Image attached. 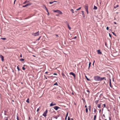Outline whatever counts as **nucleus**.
Instances as JSON below:
<instances>
[{
	"label": "nucleus",
	"mask_w": 120,
	"mask_h": 120,
	"mask_svg": "<svg viewBox=\"0 0 120 120\" xmlns=\"http://www.w3.org/2000/svg\"><path fill=\"white\" fill-rule=\"evenodd\" d=\"M29 2V1H25V2L24 3H23V4H25L27 3H28V2Z\"/></svg>",
	"instance_id": "27"
},
{
	"label": "nucleus",
	"mask_w": 120,
	"mask_h": 120,
	"mask_svg": "<svg viewBox=\"0 0 120 120\" xmlns=\"http://www.w3.org/2000/svg\"><path fill=\"white\" fill-rule=\"evenodd\" d=\"M114 23L115 24H116V22H114Z\"/></svg>",
	"instance_id": "60"
},
{
	"label": "nucleus",
	"mask_w": 120,
	"mask_h": 120,
	"mask_svg": "<svg viewBox=\"0 0 120 120\" xmlns=\"http://www.w3.org/2000/svg\"><path fill=\"white\" fill-rule=\"evenodd\" d=\"M20 56L21 57H22V56L21 54L20 55Z\"/></svg>",
	"instance_id": "62"
},
{
	"label": "nucleus",
	"mask_w": 120,
	"mask_h": 120,
	"mask_svg": "<svg viewBox=\"0 0 120 120\" xmlns=\"http://www.w3.org/2000/svg\"><path fill=\"white\" fill-rule=\"evenodd\" d=\"M58 10H54L53 11L54 12H57L58 11Z\"/></svg>",
	"instance_id": "37"
},
{
	"label": "nucleus",
	"mask_w": 120,
	"mask_h": 120,
	"mask_svg": "<svg viewBox=\"0 0 120 120\" xmlns=\"http://www.w3.org/2000/svg\"><path fill=\"white\" fill-rule=\"evenodd\" d=\"M41 36H40L38 39L36 40V41H37L39 40H40V38H41Z\"/></svg>",
	"instance_id": "29"
},
{
	"label": "nucleus",
	"mask_w": 120,
	"mask_h": 120,
	"mask_svg": "<svg viewBox=\"0 0 120 120\" xmlns=\"http://www.w3.org/2000/svg\"><path fill=\"white\" fill-rule=\"evenodd\" d=\"M42 115L44 116L45 117L47 115V113L44 112V113L42 114Z\"/></svg>",
	"instance_id": "9"
},
{
	"label": "nucleus",
	"mask_w": 120,
	"mask_h": 120,
	"mask_svg": "<svg viewBox=\"0 0 120 120\" xmlns=\"http://www.w3.org/2000/svg\"><path fill=\"white\" fill-rule=\"evenodd\" d=\"M68 27L69 29L70 30L71 29V28L70 27L68 23Z\"/></svg>",
	"instance_id": "24"
},
{
	"label": "nucleus",
	"mask_w": 120,
	"mask_h": 120,
	"mask_svg": "<svg viewBox=\"0 0 120 120\" xmlns=\"http://www.w3.org/2000/svg\"><path fill=\"white\" fill-rule=\"evenodd\" d=\"M101 111V109L99 110V112L100 113Z\"/></svg>",
	"instance_id": "61"
},
{
	"label": "nucleus",
	"mask_w": 120,
	"mask_h": 120,
	"mask_svg": "<svg viewBox=\"0 0 120 120\" xmlns=\"http://www.w3.org/2000/svg\"><path fill=\"white\" fill-rule=\"evenodd\" d=\"M88 109L90 111V109H91V106L90 105H89L88 106Z\"/></svg>",
	"instance_id": "19"
},
{
	"label": "nucleus",
	"mask_w": 120,
	"mask_h": 120,
	"mask_svg": "<svg viewBox=\"0 0 120 120\" xmlns=\"http://www.w3.org/2000/svg\"><path fill=\"white\" fill-rule=\"evenodd\" d=\"M31 4H26V5H23L22 6V7H25L27 6H30Z\"/></svg>",
	"instance_id": "4"
},
{
	"label": "nucleus",
	"mask_w": 120,
	"mask_h": 120,
	"mask_svg": "<svg viewBox=\"0 0 120 120\" xmlns=\"http://www.w3.org/2000/svg\"><path fill=\"white\" fill-rule=\"evenodd\" d=\"M53 108L56 110H57L58 109L60 108L58 106H54L53 107Z\"/></svg>",
	"instance_id": "3"
},
{
	"label": "nucleus",
	"mask_w": 120,
	"mask_h": 120,
	"mask_svg": "<svg viewBox=\"0 0 120 120\" xmlns=\"http://www.w3.org/2000/svg\"><path fill=\"white\" fill-rule=\"evenodd\" d=\"M82 15H83V16L84 17H85V16L84 15V11H82Z\"/></svg>",
	"instance_id": "16"
},
{
	"label": "nucleus",
	"mask_w": 120,
	"mask_h": 120,
	"mask_svg": "<svg viewBox=\"0 0 120 120\" xmlns=\"http://www.w3.org/2000/svg\"><path fill=\"white\" fill-rule=\"evenodd\" d=\"M70 120V118L69 117H68V120Z\"/></svg>",
	"instance_id": "53"
},
{
	"label": "nucleus",
	"mask_w": 120,
	"mask_h": 120,
	"mask_svg": "<svg viewBox=\"0 0 120 120\" xmlns=\"http://www.w3.org/2000/svg\"><path fill=\"white\" fill-rule=\"evenodd\" d=\"M53 74L54 75H57V74L56 73H54Z\"/></svg>",
	"instance_id": "47"
},
{
	"label": "nucleus",
	"mask_w": 120,
	"mask_h": 120,
	"mask_svg": "<svg viewBox=\"0 0 120 120\" xmlns=\"http://www.w3.org/2000/svg\"><path fill=\"white\" fill-rule=\"evenodd\" d=\"M59 116V115H57L55 117H54L56 119H57L58 118Z\"/></svg>",
	"instance_id": "12"
},
{
	"label": "nucleus",
	"mask_w": 120,
	"mask_h": 120,
	"mask_svg": "<svg viewBox=\"0 0 120 120\" xmlns=\"http://www.w3.org/2000/svg\"><path fill=\"white\" fill-rule=\"evenodd\" d=\"M103 79H105V80H106V79L105 77H103L102 78L100 77V81L102 80Z\"/></svg>",
	"instance_id": "8"
},
{
	"label": "nucleus",
	"mask_w": 120,
	"mask_h": 120,
	"mask_svg": "<svg viewBox=\"0 0 120 120\" xmlns=\"http://www.w3.org/2000/svg\"><path fill=\"white\" fill-rule=\"evenodd\" d=\"M109 85L112 88V85L111 84H109Z\"/></svg>",
	"instance_id": "40"
},
{
	"label": "nucleus",
	"mask_w": 120,
	"mask_h": 120,
	"mask_svg": "<svg viewBox=\"0 0 120 120\" xmlns=\"http://www.w3.org/2000/svg\"><path fill=\"white\" fill-rule=\"evenodd\" d=\"M77 38V37L76 36H75L74 38H73L72 39H75L76 38Z\"/></svg>",
	"instance_id": "46"
},
{
	"label": "nucleus",
	"mask_w": 120,
	"mask_h": 120,
	"mask_svg": "<svg viewBox=\"0 0 120 120\" xmlns=\"http://www.w3.org/2000/svg\"><path fill=\"white\" fill-rule=\"evenodd\" d=\"M98 100H96L95 101V102H94L96 104H97L98 102Z\"/></svg>",
	"instance_id": "22"
},
{
	"label": "nucleus",
	"mask_w": 120,
	"mask_h": 120,
	"mask_svg": "<svg viewBox=\"0 0 120 120\" xmlns=\"http://www.w3.org/2000/svg\"><path fill=\"white\" fill-rule=\"evenodd\" d=\"M112 33L114 35H115L116 36V35L114 32H112Z\"/></svg>",
	"instance_id": "30"
},
{
	"label": "nucleus",
	"mask_w": 120,
	"mask_h": 120,
	"mask_svg": "<svg viewBox=\"0 0 120 120\" xmlns=\"http://www.w3.org/2000/svg\"><path fill=\"white\" fill-rule=\"evenodd\" d=\"M0 57L2 61H4V56H3L1 54L0 55Z\"/></svg>",
	"instance_id": "5"
},
{
	"label": "nucleus",
	"mask_w": 120,
	"mask_h": 120,
	"mask_svg": "<svg viewBox=\"0 0 120 120\" xmlns=\"http://www.w3.org/2000/svg\"><path fill=\"white\" fill-rule=\"evenodd\" d=\"M97 9V7L95 6H94V10H96Z\"/></svg>",
	"instance_id": "14"
},
{
	"label": "nucleus",
	"mask_w": 120,
	"mask_h": 120,
	"mask_svg": "<svg viewBox=\"0 0 120 120\" xmlns=\"http://www.w3.org/2000/svg\"><path fill=\"white\" fill-rule=\"evenodd\" d=\"M109 36L110 37H111V35L110 33H109Z\"/></svg>",
	"instance_id": "48"
},
{
	"label": "nucleus",
	"mask_w": 120,
	"mask_h": 120,
	"mask_svg": "<svg viewBox=\"0 0 120 120\" xmlns=\"http://www.w3.org/2000/svg\"><path fill=\"white\" fill-rule=\"evenodd\" d=\"M6 118L5 119V120H8V118L7 117H6Z\"/></svg>",
	"instance_id": "57"
},
{
	"label": "nucleus",
	"mask_w": 120,
	"mask_h": 120,
	"mask_svg": "<svg viewBox=\"0 0 120 120\" xmlns=\"http://www.w3.org/2000/svg\"><path fill=\"white\" fill-rule=\"evenodd\" d=\"M53 3H54V2H49V3L50 4H53Z\"/></svg>",
	"instance_id": "39"
},
{
	"label": "nucleus",
	"mask_w": 120,
	"mask_h": 120,
	"mask_svg": "<svg viewBox=\"0 0 120 120\" xmlns=\"http://www.w3.org/2000/svg\"><path fill=\"white\" fill-rule=\"evenodd\" d=\"M57 13L59 14H62V12L59 10H58V11L57 12Z\"/></svg>",
	"instance_id": "11"
},
{
	"label": "nucleus",
	"mask_w": 120,
	"mask_h": 120,
	"mask_svg": "<svg viewBox=\"0 0 120 120\" xmlns=\"http://www.w3.org/2000/svg\"><path fill=\"white\" fill-rule=\"evenodd\" d=\"M86 113H87L88 112V109H87V108H86Z\"/></svg>",
	"instance_id": "25"
},
{
	"label": "nucleus",
	"mask_w": 120,
	"mask_h": 120,
	"mask_svg": "<svg viewBox=\"0 0 120 120\" xmlns=\"http://www.w3.org/2000/svg\"><path fill=\"white\" fill-rule=\"evenodd\" d=\"M81 7H80L79 8H78V9H76V10L77 11H78L79 10V9H81Z\"/></svg>",
	"instance_id": "34"
},
{
	"label": "nucleus",
	"mask_w": 120,
	"mask_h": 120,
	"mask_svg": "<svg viewBox=\"0 0 120 120\" xmlns=\"http://www.w3.org/2000/svg\"><path fill=\"white\" fill-rule=\"evenodd\" d=\"M39 108H38V109H37V112H38V111H39Z\"/></svg>",
	"instance_id": "54"
},
{
	"label": "nucleus",
	"mask_w": 120,
	"mask_h": 120,
	"mask_svg": "<svg viewBox=\"0 0 120 120\" xmlns=\"http://www.w3.org/2000/svg\"><path fill=\"white\" fill-rule=\"evenodd\" d=\"M48 73V72L47 71V72H45V73L46 74H47Z\"/></svg>",
	"instance_id": "63"
},
{
	"label": "nucleus",
	"mask_w": 120,
	"mask_h": 120,
	"mask_svg": "<svg viewBox=\"0 0 120 120\" xmlns=\"http://www.w3.org/2000/svg\"><path fill=\"white\" fill-rule=\"evenodd\" d=\"M47 110H46L44 112H45V113H47Z\"/></svg>",
	"instance_id": "45"
},
{
	"label": "nucleus",
	"mask_w": 120,
	"mask_h": 120,
	"mask_svg": "<svg viewBox=\"0 0 120 120\" xmlns=\"http://www.w3.org/2000/svg\"><path fill=\"white\" fill-rule=\"evenodd\" d=\"M103 105L104 106V107H105V104H104Z\"/></svg>",
	"instance_id": "41"
},
{
	"label": "nucleus",
	"mask_w": 120,
	"mask_h": 120,
	"mask_svg": "<svg viewBox=\"0 0 120 120\" xmlns=\"http://www.w3.org/2000/svg\"><path fill=\"white\" fill-rule=\"evenodd\" d=\"M98 54H101L102 53L100 51V50H97Z\"/></svg>",
	"instance_id": "7"
},
{
	"label": "nucleus",
	"mask_w": 120,
	"mask_h": 120,
	"mask_svg": "<svg viewBox=\"0 0 120 120\" xmlns=\"http://www.w3.org/2000/svg\"><path fill=\"white\" fill-rule=\"evenodd\" d=\"M4 114L5 115H7L6 113L5 112H4Z\"/></svg>",
	"instance_id": "55"
},
{
	"label": "nucleus",
	"mask_w": 120,
	"mask_h": 120,
	"mask_svg": "<svg viewBox=\"0 0 120 120\" xmlns=\"http://www.w3.org/2000/svg\"><path fill=\"white\" fill-rule=\"evenodd\" d=\"M109 29V28L108 27H106V29L107 30H108Z\"/></svg>",
	"instance_id": "51"
},
{
	"label": "nucleus",
	"mask_w": 120,
	"mask_h": 120,
	"mask_svg": "<svg viewBox=\"0 0 120 120\" xmlns=\"http://www.w3.org/2000/svg\"><path fill=\"white\" fill-rule=\"evenodd\" d=\"M24 59L22 58L20 59V60L21 61H24Z\"/></svg>",
	"instance_id": "32"
},
{
	"label": "nucleus",
	"mask_w": 120,
	"mask_h": 120,
	"mask_svg": "<svg viewBox=\"0 0 120 120\" xmlns=\"http://www.w3.org/2000/svg\"><path fill=\"white\" fill-rule=\"evenodd\" d=\"M94 112L95 113L96 112V109L95 108H94Z\"/></svg>",
	"instance_id": "33"
},
{
	"label": "nucleus",
	"mask_w": 120,
	"mask_h": 120,
	"mask_svg": "<svg viewBox=\"0 0 120 120\" xmlns=\"http://www.w3.org/2000/svg\"><path fill=\"white\" fill-rule=\"evenodd\" d=\"M85 9L86 10H88V7L87 5H86L85 6Z\"/></svg>",
	"instance_id": "10"
},
{
	"label": "nucleus",
	"mask_w": 120,
	"mask_h": 120,
	"mask_svg": "<svg viewBox=\"0 0 120 120\" xmlns=\"http://www.w3.org/2000/svg\"><path fill=\"white\" fill-rule=\"evenodd\" d=\"M1 39H2L3 40H6V38H1Z\"/></svg>",
	"instance_id": "20"
},
{
	"label": "nucleus",
	"mask_w": 120,
	"mask_h": 120,
	"mask_svg": "<svg viewBox=\"0 0 120 120\" xmlns=\"http://www.w3.org/2000/svg\"><path fill=\"white\" fill-rule=\"evenodd\" d=\"M109 120H111V117H109Z\"/></svg>",
	"instance_id": "58"
},
{
	"label": "nucleus",
	"mask_w": 120,
	"mask_h": 120,
	"mask_svg": "<svg viewBox=\"0 0 120 120\" xmlns=\"http://www.w3.org/2000/svg\"><path fill=\"white\" fill-rule=\"evenodd\" d=\"M73 76H74V78L75 79V74L74 75H73Z\"/></svg>",
	"instance_id": "50"
},
{
	"label": "nucleus",
	"mask_w": 120,
	"mask_h": 120,
	"mask_svg": "<svg viewBox=\"0 0 120 120\" xmlns=\"http://www.w3.org/2000/svg\"><path fill=\"white\" fill-rule=\"evenodd\" d=\"M57 82L55 83L54 85H57Z\"/></svg>",
	"instance_id": "43"
},
{
	"label": "nucleus",
	"mask_w": 120,
	"mask_h": 120,
	"mask_svg": "<svg viewBox=\"0 0 120 120\" xmlns=\"http://www.w3.org/2000/svg\"><path fill=\"white\" fill-rule=\"evenodd\" d=\"M71 11H72V13H74V12L73 11V10L72 9H71Z\"/></svg>",
	"instance_id": "36"
},
{
	"label": "nucleus",
	"mask_w": 120,
	"mask_h": 120,
	"mask_svg": "<svg viewBox=\"0 0 120 120\" xmlns=\"http://www.w3.org/2000/svg\"><path fill=\"white\" fill-rule=\"evenodd\" d=\"M17 69H18V71H19V70H20V69H19V66H18L17 67Z\"/></svg>",
	"instance_id": "35"
},
{
	"label": "nucleus",
	"mask_w": 120,
	"mask_h": 120,
	"mask_svg": "<svg viewBox=\"0 0 120 120\" xmlns=\"http://www.w3.org/2000/svg\"><path fill=\"white\" fill-rule=\"evenodd\" d=\"M85 77H86V79H87V80L88 81H90V79H89L86 76H85Z\"/></svg>",
	"instance_id": "28"
},
{
	"label": "nucleus",
	"mask_w": 120,
	"mask_h": 120,
	"mask_svg": "<svg viewBox=\"0 0 120 120\" xmlns=\"http://www.w3.org/2000/svg\"><path fill=\"white\" fill-rule=\"evenodd\" d=\"M68 115V112H67V113L66 115V116H67V117Z\"/></svg>",
	"instance_id": "56"
},
{
	"label": "nucleus",
	"mask_w": 120,
	"mask_h": 120,
	"mask_svg": "<svg viewBox=\"0 0 120 120\" xmlns=\"http://www.w3.org/2000/svg\"><path fill=\"white\" fill-rule=\"evenodd\" d=\"M55 35L56 36V37H58V35L57 34H56Z\"/></svg>",
	"instance_id": "49"
},
{
	"label": "nucleus",
	"mask_w": 120,
	"mask_h": 120,
	"mask_svg": "<svg viewBox=\"0 0 120 120\" xmlns=\"http://www.w3.org/2000/svg\"><path fill=\"white\" fill-rule=\"evenodd\" d=\"M17 120H19V118L18 116H17Z\"/></svg>",
	"instance_id": "38"
},
{
	"label": "nucleus",
	"mask_w": 120,
	"mask_h": 120,
	"mask_svg": "<svg viewBox=\"0 0 120 120\" xmlns=\"http://www.w3.org/2000/svg\"><path fill=\"white\" fill-rule=\"evenodd\" d=\"M91 64V63L90 62H89V67H88V69H89L90 66V64Z\"/></svg>",
	"instance_id": "21"
},
{
	"label": "nucleus",
	"mask_w": 120,
	"mask_h": 120,
	"mask_svg": "<svg viewBox=\"0 0 120 120\" xmlns=\"http://www.w3.org/2000/svg\"><path fill=\"white\" fill-rule=\"evenodd\" d=\"M101 104H98L97 106L99 108H100Z\"/></svg>",
	"instance_id": "15"
},
{
	"label": "nucleus",
	"mask_w": 120,
	"mask_h": 120,
	"mask_svg": "<svg viewBox=\"0 0 120 120\" xmlns=\"http://www.w3.org/2000/svg\"><path fill=\"white\" fill-rule=\"evenodd\" d=\"M22 69L23 70H25V68L24 67L22 68Z\"/></svg>",
	"instance_id": "44"
},
{
	"label": "nucleus",
	"mask_w": 120,
	"mask_h": 120,
	"mask_svg": "<svg viewBox=\"0 0 120 120\" xmlns=\"http://www.w3.org/2000/svg\"><path fill=\"white\" fill-rule=\"evenodd\" d=\"M32 34L35 36H38L39 34V31L36 33H32Z\"/></svg>",
	"instance_id": "2"
},
{
	"label": "nucleus",
	"mask_w": 120,
	"mask_h": 120,
	"mask_svg": "<svg viewBox=\"0 0 120 120\" xmlns=\"http://www.w3.org/2000/svg\"><path fill=\"white\" fill-rule=\"evenodd\" d=\"M86 10V11L87 12V14H88V10Z\"/></svg>",
	"instance_id": "52"
},
{
	"label": "nucleus",
	"mask_w": 120,
	"mask_h": 120,
	"mask_svg": "<svg viewBox=\"0 0 120 120\" xmlns=\"http://www.w3.org/2000/svg\"><path fill=\"white\" fill-rule=\"evenodd\" d=\"M94 79L96 81H100V77L99 76H95L94 77Z\"/></svg>",
	"instance_id": "1"
},
{
	"label": "nucleus",
	"mask_w": 120,
	"mask_h": 120,
	"mask_svg": "<svg viewBox=\"0 0 120 120\" xmlns=\"http://www.w3.org/2000/svg\"><path fill=\"white\" fill-rule=\"evenodd\" d=\"M96 115H95L94 116V120H95L96 118Z\"/></svg>",
	"instance_id": "26"
},
{
	"label": "nucleus",
	"mask_w": 120,
	"mask_h": 120,
	"mask_svg": "<svg viewBox=\"0 0 120 120\" xmlns=\"http://www.w3.org/2000/svg\"><path fill=\"white\" fill-rule=\"evenodd\" d=\"M87 91L89 92V93L88 94H89V93H90V91L88 89L87 90Z\"/></svg>",
	"instance_id": "42"
},
{
	"label": "nucleus",
	"mask_w": 120,
	"mask_h": 120,
	"mask_svg": "<svg viewBox=\"0 0 120 120\" xmlns=\"http://www.w3.org/2000/svg\"><path fill=\"white\" fill-rule=\"evenodd\" d=\"M45 9L46 10V11H47V12H48V9H47V8L45 6Z\"/></svg>",
	"instance_id": "18"
},
{
	"label": "nucleus",
	"mask_w": 120,
	"mask_h": 120,
	"mask_svg": "<svg viewBox=\"0 0 120 120\" xmlns=\"http://www.w3.org/2000/svg\"><path fill=\"white\" fill-rule=\"evenodd\" d=\"M45 79H47V78L46 77H45Z\"/></svg>",
	"instance_id": "64"
},
{
	"label": "nucleus",
	"mask_w": 120,
	"mask_h": 120,
	"mask_svg": "<svg viewBox=\"0 0 120 120\" xmlns=\"http://www.w3.org/2000/svg\"><path fill=\"white\" fill-rule=\"evenodd\" d=\"M119 7V5H116L115 6H114V8H116L117 7Z\"/></svg>",
	"instance_id": "17"
},
{
	"label": "nucleus",
	"mask_w": 120,
	"mask_h": 120,
	"mask_svg": "<svg viewBox=\"0 0 120 120\" xmlns=\"http://www.w3.org/2000/svg\"><path fill=\"white\" fill-rule=\"evenodd\" d=\"M75 74L73 72H70V74L73 75Z\"/></svg>",
	"instance_id": "13"
},
{
	"label": "nucleus",
	"mask_w": 120,
	"mask_h": 120,
	"mask_svg": "<svg viewBox=\"0 0 120 120\" xmlns=\"http://www.w3.org/2000/svg\"><path fill=\"white\" fill-rule=\"evenodd\" d=\"M85 108H87V106L86 105H85Z\"/></svg>",
	"instance_id": "59"
},
{
	"label": "nucleus",
	"mask_w": 120,
	"mask_h": 120,
	"mask_svg": "<svg viewBox=\"0 0 120 120\" xmlns=\"http://www.w3.org/2000/svg\"><path fill=\"white\" fill-rule=\"evenodd\" d=\"M29 98H28L27 99V100H26V102H27L28 103H29Z\"/></svg>",
	"instance_id": "23"
},
{
	"label": "nucleus",
	"mask_w": 120,
	"mask_h": 120,
	"mask_svg": "<svg viewBox=\"0 0 120 120\" xmlns=\"http://www.w3.org/2000/svg\"><path fill=\"white\" fill-rule=\"evenodd\" d=\"M62 75L64 77L65 76V74L63 73H62Z\"/></svg>",
	"instance_id": "31"
},
{
	"label": "nucleus",
	"mask_w": 120,
	"mask_h": 120,
	"mask_svg": "<svg viewBox=\"0 0 120 120\" xmlns=\"http://www.w3.org/2000/svg\"><path fill=\"white\" fill-rule=\"evenodd\" d=\"M56 104L55 103H53V102H52L50 104V107L55 105Z\"/></svg>",
	"instance_id": "6"
}]
</instances>
